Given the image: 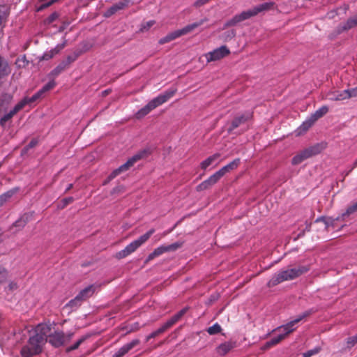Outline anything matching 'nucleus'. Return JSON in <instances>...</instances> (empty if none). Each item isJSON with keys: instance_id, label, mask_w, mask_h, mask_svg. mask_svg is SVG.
<instances>
[{"instance_id": "obj_38", "label": "nucleus", "mask_w": 357, "mask_h": 357, "mask_svg": "<svg viewBox=\"0 0 357 357\" xmlns=\"http://www.w3.org/2000/svg\"><path fill=\"white\" fill-rule=\"evenodd\" d=\"M15 64L19 68H25L29 64V61L26 59L25 55H24L16 59Z\"/></svg>"}, {"instance_id": "obj_5", "label": "nucleus", "mask_w": 357, "mask_h": 357, "mask_svg": "<svg viewBox=\"0 0 357 357\" xmlns=\"http://www.w3.org/2000/svg\"><path fill=\"white\" fill-rule=\"evenodd\" d=\"M150 151L147 149H142L138 151L136 154L130 158L124 164L113 170L112 172L109 175L108 180L111 181L116 177L120 174L128 171L131 167H132L137 161L141 159L145 158L149 155Z\"/></svg>"}, {"instance_id": "obj_63", "label": "nucleus", "mask_w": 357, "mask_h": 357, "mask_svg": "<svg viewBox=\"0 0 357 357\" xmlns=\"http://www.w3.org/2000/svg\"><path fill=\"white\" fill-rule=\"evenodd\" d=\"M74 199L72 197H66L63 199V206H66L73 202Z\"/></svg>"}, {"instance_id": "obj_9", "label": "nucleus", "mask_w": 357, "mask_h": 357, "mask_svg": "<svg viewBox=\"0 0 357 357\" xmlns=\"http://www.w3.org/2000/svg\"><path fill=\"white\" fill-rule=\"evenodd\" d=\"M181 246L182 243L180 242H176L167 245H162L155 248L151 253L148 255L145 260V263H148L149 261L153 260L154 258L158 257L165 252H174Z\"/></svg>"}, {"instance_id": "obj_47", "label": "nucleus", "mask_w": 357, "mask_h": 357, "mask_svg": "<svg viewBox=\"0 0 357 357\" xmlns=\"http://www.w3.org/2000/svg\"><path fill=\"white\" fill-rule=\"evenodd\" d=\"M346 342L347 344V347L351 349L353 347L355 344H357V333L353 336L349 337L346 340Z\"/></svg>"}, {"instance_id": "obj_18", "label": "nucleus", "mask_w": 357, "mask_h": 357, "mask_svg": "<svg viewBox=\"0 0 357 357\" xmlns=\"http://www.w3.org/2000/svg\"><path fill=\"white\" fill-rule=\"evenodd\" d=\"M13 98V96L9 93H3L0 96V115L7 111Z\"/></svg>"}, {"instance_id": "obj_23", "label": "nucleus", "mask_w": 357, "mask_h": 357, "mask_svg": "<svg viewBox=\"0 0 357 357\" xmlns=\"http://www.w3.org/2000/svg\"><path fill=\"white\" fill-rule=\"evenodd\" d=\"M95 291V287L93 285H89L88 287H86V288H84V289H82V291H79V293L77 295L79 298H80L81 300L84 301L86 300V298L91 297L93 293Z\"/></svg>"}, {"instance_id": "obj_35", "label": "nucleus", "mask_w": 357, "mask_h": 357, "mask_svg": "<svg viewBox=\"0 0 357 357\" xmlns=\"http://www.w3.org/2000/svg\"><path fill=\"white\" fill-rule=\"evenodd\" d=\"M213 185V184L211 183V181H210L209 178H208L206 180L204 181L200 184H199L197 186L196 189H197V191L200 192V191L207 190Z\"/></svg>"}, {"instance_id": "obj_11", "label": "nucleus", "mask_w": 357, "mask_h": 357, "mask_svg": "<svg viewBox=\"0 0 357 357\" xmlns=\"http://www.w3.org/2000/svg\"><path fill=\"white\" fill-rule=\"evenodd\" d=\"M310 314V312L306 311L303 312L302 314L299 315L296 319L292 320L287 323L285 325L280 326L278 327L274 331L279 332V335H282V339H284L287 335L293 332L295 330L294 326L301 321L303 318L306 317Z\"/></svg>"}, {"instance_id": "obj_51", "label": "nucleus", "mask_w": 357, "mask_h": 357, "mask_svg": "<svg viewBox=\"0 0 357 357\" xmlns=\"http://www.w3.org/2000/svg\"><path fill=\"white\" fill-rule=\"evenodd\" d=\"M37 139H32L30 142L24 148L23 152H26L29 149L33 148L38 144Z\"/></svg>"}, {"instance_id": "obj_49", "label": "nucleus", "mask_w": 357, "mask_h": 357, "mask_svg": "<svg viewBox=\"0 0 357 357\" xmlns=\"http://www.w3.org/2000/svg\"><path fill=\"white\" fill-rule=\"evenodd\" d=\"M66 46V42H63L61 44L57 45L54 48L50 50V54H52V56L57 54L61 50L64 48Z\"/></svg>"}, {"instance_id": "obj_1", "label": "nucleus", "mask_w": 357, "mask_h": 357, "mask_svg": "<svg viewBox=\"0 0 357 357\" xmlns=\"http://www.w3.org/2000/svg\"><path fill=\"white\" fill-rule=\"evenodd\" d=\"M51 326L39 324L35 328L34 334L29 337L28 344L22 347L20 354L22 357H33L40 354L43 346L47 342V335L50 333Z\"/></svg>"}, {"instance_id": "obj_7", "label": "nucleus", "mask_w": 357, "mask_h": 357, "mask_svg": "<svg viewBox=\"0 0 357 357\" xmlns=\"http://www.w3.org/2000/svg\"><path fill=\"white\" fill-rule=\"evenodd\" d=\"M188 308L185 307L178 311L176 314L172 316L169 319H168L165 324H163L158 330L150 333L146 338V341L148 342L149 340L152 338H155L158 335L163 333L167 329L171 328L174 324H175L186 313Z\"/></svg>"}, {"instance_id": "obj_31", "label": "nucleus", "mask_w": 357, "mask_h": 357, "mask_svg": "<svg viewBox=\"0 0 357 357\" xmlns=\"http://www.w3.org/2000/svg\"><path fill=\"white\" fill-rule=\"evenodd\" d=\"M88 335H84L78 339L73 345L66 348V353L68 354L73 350L77 349L88 338Z\"/></svg>"}, {"instance_id": "obj_56", "label": "nucleus", "mask_w": 357, "mask_h": 357, "mask_svg": "<svg viewBox=\"0 0 357 357\" xmlns=\"http://www.w3.org/2000/svg\"><path fill=\"white\" fill-rule=\"evenodd\" d=\"M154 24H155V21H153V20H151V21L146 22L145 24H142L141 31H143L149 29Z\"/></svg>"}, {"instance_id": "obj_12", "label": "nucleus", "mask_w": 357, "mask_h": 357, "mask_svg": "<svg viewBox=\"0 0 357 357\" xmlns=\"http://www.w3.org/2000/svg\"><path fill=\"white\" fill-rule=\"evenodd\" d=\"M230 54V50L226 45L213 50L205 54L207 62L215 61L227 56Z\"/></svg>"}, {"instance_id": "obj_30", "label": "nucleus", "mask_w": 357, "mask_h": 357, "mask_svg": "<svg viewBox=\"0 0 357 357\" xmlns=\"http://www.w3.org/2000/svg\"><path fill=\"white\" fill-rule=\"evenodd\" d=\"M341 218L340 217H337L335 220V219H333L331 218H326L324 216H320V217H318L316 220H315V222H322L325 224L326 225V228H328L329 227L332 226L333 227L334 225V222L335 220H340Z\"/></svg>"}, {"instance_id": "obj_60", "label": "nucleus", "mask_w": 357, "mask_h": 357, "mask_svg": "<svg viewBox=\"0 0 357 357\" xmlns=\"http://www.w3.org/2000/svg\"><path fill=\"white\" fill-rule=\"evenodd\" d=\"M348 90L351 98H357V86Z\"/></svg>"}, {"instance_id": "obj_45", "label": "nucleus", "mask_w": 357, "mask_h": 357, "mask_svg": "<svg viewBox=\"0 0 357 357\" xmlns=\"http://www.w3.org/2000/svg\"><path fill=\"white\" fill-rule=\"evenodd\" d=\"M223 176L220 170L217 171L215 173L212 174L208 178L210 181L214 185Z\"/></svg>"}, {"instance_id": "obj_46", "label": "nucleus", "mask_w": 357, "mask_h": 357, "mask_svg": "<svg viewBox=\"0 0 357 357\" xmlns=\"http://www.w3.org/2000/svg\"><path fill=\"white\" fill-rule=\"evenodd\" d=\"M39 98H40L39 96L36 93L31 98L26 97V98H23L19 102H24V107L26 105L33 102L34 101L37 100Z\"/></svg>"}, {"instance_id": "obj_19", "label": "nucleus", "mask_w": 357, "mask_h": 357, "mask_svg": "<svg viewBox=\"0 0 357 357\" xmlns=\"http://www.w3.org/2000/svg\"><path fill=\"white\" fill-rule=\"evenodd\" d=\"M9 15V7L6 4L0 3V28H3L6 26Z\"/></svg>"}, {"instance_id": "obj_62", "label": "nucleus", "mask_w": 357, "mask_h": 357, "mask_svg": "<svg viewBox=\"0 0 357 357\" xmlns=\"http://www.w3.org/2000/svg\"><path fill=\"white\" fill-rule=\"evenodd\" d=\"M53 57L52 54H50V52H46L43 54L42 56L43 60H49Z\"/></svg>"}, {"instance_id": "obj_32", "label": "nucleus", "mask_w": 357, "mask_h": 357, "mask_svg": "<svg viewBox=\"0 0 357 357\" xmlns=\"http://www.w3.org/2000/svg\"><path fill=\"white\" fill-rule=\"evenodd\" d=\"M154 232L155 229H151L146 233L139 236L137 239L135 240V241L137 243L138 246L139 247L143 243H144Z\"/></svg>"}, {"instance_id": "obj_48", "label": "nucleus", "mask_w": 357, "mask_h": 357, "mask_svg": "<svg viewBox=\"0 0 357 357\" xmlns=\"http://www.w3.org/2000/svg\"><path fill=\"white\" fill-rule=\"evenodd\" d=\"M8 277V272L3 267L0 266V283L4 282Z\"/></svg>"}, {"instance_id": "obj_29", "label": "nucleus", "mask_w": 357, "mask_h": 357, "mask_svg": "<svg viewBox=\"0 0 357 357\" xmlns=\"http://www.w3.org/2000/svg\"><path fill=\"white\" fill-rule=\"evenodd\" d=\"M351 98V95L348 89L343 90L342 91H337V96L335 98H331V101H340Z\"/></svg>"}, {"instance_id": "obj_36", "label": "nucleus", "mask_w": 357, "mask_h": 357, "mask_svg": "<svg viewBox=\"0 0 357 357\" xmlns=\"http://www.w3.org/2000/svg\"><path fill=\"white\" fill-rule=\"evenodd\" d=\"M27 222V218L24 215L20 218L17 220H16L13 225V227H16L17 229H21L23 228Z\"/></svg>"}, {"instance_id": "obj_26", "label": "nucleus", "mask_w": 357, "mask_h": 357, "mask_svg": "<svg viewBox=\"0 0 357 357\" xmlns=\"http://www.w3.org/2000/svg\"><path fill=\"white\" fill-rule=\"evenodd\" d=\"M357 26V18L351 17L349 18L344 23L340 26V29L342 31L349 30Z\"/></svg>"}, {"instance_id": "obj_2", "label": "nucleus", "mask_w": 357, "mask_h": 357, "mask_svg": "<svg viewBox=\"0 0 357 357\" xmlns=\"http://www.w3.org/2000/svg\"><path fill=\"white\" fill-rule=\"evenodd\" d=\"M309 271L308 266H299L290 269L281 270L272 276L267 282V286L273 287L284 281L294 280Z\"/></svg>"}, {"instance_id": "obj_40", "label": "nucleus", "mask_w": 357, "mask_h": 357, "mask_svg": "<svg viewBox=\"0 0 357 357\" xmlns=\"http://www.w3.org/2000/svg\"><path fill=\"white\" fill-rule=\"evenodd\" d=\"M282 340H283L282 335L278 334L277 336L272 337L269 341H268L266 343L265 347L268 348L275 345L278 344Z\"/></svg>"}, {"instance_id": "obj_21", "label": "nucleus", "mask_w": 357, "mask_h": 357, "mask_svg": "<svg viewBox=\"0 0 357 357\" xmlns=\"http://www.w3.org/2000/svg\"><path fill=\"white\" fill-rule=\"evenodd\" d=\"M10 72L11 68L7 59L0 55V79L8 76Z\"/></svg>"}, {"instance_id": "obj_55", "label": "nucleus", "mask_w": 357, "mask_h": 357, "mask_svg": "<svg viewBox=\"0 0 357 357\" xmlns=\"http://www.w3.org/2000/svg\"><path fill=\"white\" fill-rule=\"evenodd\" d=\"M58 17L59 14L57 13H53L46 19V22L48 24H51L53 22H54Z\"/></svg>"}, {"instance_id": "obj_52", "label": "nucleus", "mask_w": 357, "mask_h": 357, "mask_svg": "<svg viewBox=\"0 0 357 357\" xmlns=\"http://www.w3.org/2000/svg\"><path fill=\"white\" fill-rule=\"evenodd\" d=\"M236 36V31L234 30H230L223 33L222 36L225 40H230L234 38Z\"/></svg>"}, {"instance_id": "obj_39", "label": "nucleus", "mask_w": 357, "mask_h": 357, "mask_svg": "<svg viewBox=\"0 0 357 357\" xmlns=\"http://www.w3.org/2000/svg\"><path fill=\"white\" fill-rule=\"evenodd\" d=\"M222 330L220 325L218 323H215L212 326H210L207 329V332L210 335H215L219 333Z\"/></svg>"}, {"instance_id": "obj_53", "label": "nucleus", "mask_w": 357, "mask_h": 357, "mask_svg": "<svg viewBox=\"0 0 357 357\" xmlns=\"http://www.w3.org/2000/svg\"><path fill=\"white\" fill-rule=\"evenodd\" d=\"M130 254L128 253V250L125 248L123 250L118 252L116 253V258L121 259L123 258H125L126 257L128 256Z\"/></svg>"}, {"instance_id": "obj_22", "label": "nucleus", "mask_w": 357, "mask_h": 357, "mask_svg": "<svg viewBox=\"0 0 357 357\" xmlns=\"http://www.w3.org/2000/svg\"><path fill=\"white\" fill-rule=\"evenodd\" d=\"M207 18H204L200 20L198 22H194L190 24H188L187 26H184L183 29H179L181 31V33L182 36L188 34L196 28L199 27V26L202 25L204 22H207Z\"/></svg>"}, {"instance_id": "obj_16", "label": "nucleus", "mask_w": 357, "mask_h": 357, "mask_svg": "<svg viewBox=\"0 0 357 357\" xmlns=\"http://www.w3.org/2000/svg\"><path fill=\"white\" fill-rule=\"evenodd\" d=\"M139 344V340L138 339L132 340L131 342L122 346L113 354L112 357H123Z\"/></svg>"}, {"instance_id": "obj_58", "label": "nucleus", "mask_w": 357, "mask_h": 357, "mask_svg": "<svg viewBox=\"0 0 357 357\" xmlns=\"http://www.w3.org/2000/svg\"><path fill=\"white\" fill-rule=\"evenodd\" d=\"M169 34L173 40L182 36L179 29L169 33Z\"/></svg>"}, {"instance_id": "obj_44", "label": "nucleus", "mask_w": 357, "mask_h": 357, "mask_svg": "<svg viewBox=\"0 0 357 357\" xmlns=\"http://www.w3.org/2000/svg\"><path fill=\"white\" fill-rule=\"evenodd\" d=\"M223 176L220 170L217 171L215 173L212 174L208 178L210 181L214 185Z\"/></svg>"}, {"instance_id": "obj_25", "label": "nucleus", "mask_w": 357, "mask_h": 357, "mask_svg": "<svg viewBox=\"0 0 357 357\" xmlns=\"http://www.w3.org/2000/svg\"><path fill=\"white\" fill-rule=\"evenodd\" d=\"M314 121L310 116L303 123L298 127V134L301 135L305 132L314 123Z\"/></svg>"}, {"instance_id": "obj_13", "label": "nucleus", "mask_w": 357, "mask_h": 357, "mask_svg": "<svg viewBox=\"0 0 357 357\" xmlns=\"http://www.w3.org/2000/svg\"><path fill=\"white\" fill-rule=\"evenodd\" d=\"M47 341L54 347H60L65 344V333L63 331L50 332L47 335Z\"/></svg>"}, {"instance_id": "obj_33", "label": "nucleus", "mask_w": 357, "mask_h": 357, "mask_svg": "<svg viewBox=\"0 0 357 357\" xmlns=\"http://www.w3.org/2000/svg\"><path fill=\"white\" fill-rule=\"evenodd\" d=\"M68 66L61 61L55 68H54L51 73H50V76L56 77L60 73H61L63 70H65Z\"/></svg>"}, {"instance_id": "obj_54", "label": "nucleus", "mask_w": 357, "mask_h": 357, "mask_svg": "<svg viewBox=\"0 0 357 357\" xmlns=\"http://www.w3.org/2000/svg\"><path fill=\"white\" fill-rule=\"evenodd\" d=\"M77 54L68 55L66 59L63 61V62L68 67L71 63L74 62L77 59Z\"/></svg>"}, {"instance_id": "obj_3", "label": "nucleus", "mask_w": 357, "mask_h": 357, "mask_svg": "<svg viewBox=\"0 0 357 357\" xmlns=\"http://www.w3.org/2000/svg\"><path fill=\"white\" fill-rule=\"evenodd\" d=\"M275 3L273 1L265 2L255 6L253 8L243 11L240 14L234 15L225 24V27L235 26L236 24L254 17L259 13L269 10L273 8Z\"/></svg>"}, {"instance_id": "obj_14", "label": "nucleus", "mask_w": 357, "mask_h": 357, "mask_svg": "<svg viewBox=\"0 0 357 357\" xmlns=\"http://www.w3.org/2000/svg\"><path fill=\"white\" fill-rule=\"evenodd\" d=\"M24 107V102H18L11 110L8 112L2 113L0 115V126L4 127L6 123L10 121L13 116L20 111Z\"/></svg>"}, {"instance_id": "obj_27", "label": "nucleus", "mask_w": 357, "mask_h": 357, "mask_svg": "<svg viewBox=\"0 0 357 357\" xmlns=\"http://www.w3.org/2000/svg\"><path fill=\"white\" fill-rule=\"evenodd\" d=\"M220 156V153H215L209 156L208 158H207L206 160L201 162L200 167L202 169L206 170L207 167L211 165Z\"/></svg>"}, {"instance_id": "obj_61", "label": "nucleus", "mask_w": 357, "mask_h": 357, "mask_svg": "<svg viewBox=\"0 0 357 357\" xmlns=\"http://www.w3.org/2000/svg\"><path fill=\"white\" fill-rule=\"evenodd\" d=\"M8 288L10 291H13L17 289V284L15 282H10L8 286Z\"/></svg>"}, {"instance_id": "obj_41", "label": "nucleus", "mask_w": 357, "mask_h": 357, "mask_svg": "<svg viewBox=\"0 0 357 357\" xmlns=\"http://www.w3.org/2000/svg\"><path fill=\"white\" fill-rule=\"evenodd\" d=\"M56 86V82L54 79L50 80L47 84H45L41 89V91L45 94L50 90L52 89Z\"/></svg>"}, {"instance_id": "obj_20", "label": "nucleus", "mask_w": 357, "mask_h": 357, "mask_svg": "<svg viewBox=\"0 0 357 357\" xmlns=\"http://www.w3.org/2000/svg\"><path fill=\"white\" fill-rule=\"evenodd\" d=\"M236 347V342L228 341L222 343L217 347V352L222 356L227 354Z\"/></svg>"}, {"instance_id": "obj_34", "label": "nucleus", "mask_w": 357, "mask_h": 357, "mask_svg": "<svg viewBox=\"0 0 357 357\" xmlns=\"http://www.w3.org/2000/svg\"><path fill=\"white\" fill-rule=\"evenodd\" d=\"M82 300L79 298L77 296H76L73 299H71L67 304L66 307L71 308L72 310H75L78 307H79L82 303Z\"/></svg>"}, {"instance_id": "obj_43", "label": "nucleus", "mask_w": 357, "mask_h": 357, "mask_svg": "<svg viewBox=\"0 0 357 357\" xmlns=\"http://www.w3.org/2000/svg\"><path fill=\"white\" fill-rule=\"evenodd\" d=\"M223 176L220 170L217 171L215 173L212 174L208 178L210 181L214 185Z\"/></svg>"}, {"instance_id": "obj_28", "label": "nucleus", "mask_w": 357, "mask_h": 357, "mask_svg": "<svg viewBox=\"0 0 357 357\" xmlns=\"http://www.w3.org/2000/svg\"><path fill=\"white\" fill-rule=\"evenodd\" d=\"M328 112V107L326 105L321 107L310 115L311 118L316 122Z\"/></svg>"}, {"instance_id": "obj_57", "label": "nucleus", "mask_w": 357, "mask_h": 357, "mask_svg": "<svg viewBox=\"0 0 357 357\" xmlns=\"http://www.w3.org/2000/svg\"><path fill=\"white\" fill-rule=\"evenodd\" d=\"M172 40H173L172 39L170 35L168 33L167 36H165V37L160 39L159 43L165 44V43H169Z\"/></svg>"}, {"instance_id": "obj_17", "label": "nucleus", "mask_w": 357, "mask_h": 357, "mask_svg": "<svg viewBox=\"0 0 357 357\" xmlns=\"http://www.w3.org/2000/svg\"><path fill=\"white\" fill-rule=\"evenodd\" d=\"M129 4L128 0H121L114 4H113L106 12V16L109 17L119 10H123L126 8Z\"/></svg>"}, {"instance_id": "obj_15", "label": "nucleus", "mask_w": 357, "mask_h": 357, "mask_svg": "<svg viewBox=\"0 0 357 357\" xmlns=\"http://www.w3.org/2000/svg\"><path fill=\"white\" fill-rule=\"evenodd\" d=\"M252 118V114L250 112H247L243 114L240 116L235 117L231 123L230 126L227 128V132L231 133L234 129L240 126L241 124L245 123L249 119Z\"/></svg>"}, {"instance_id": "obj_59", "label": "nucleus", "mask_w": 357, "mask_h": 357, "mask_svg": "<svg viewBox=\"0 0 357 357\" xmlns=\"http://www.w3.org/2000/svg\"><path fill=\"white\" fill-rule=\"evenodd\" d=\"M73 336H74L73 332H68L67 333H65V344L66 343L69 342Z\"/></svg>"}, {"instance_id": "obj_6", "label": "nucleus", "mask_w": 357, "mask_h": 357, "mask_svg": "<svg viewBox=\"0 0 357 357\" xmlns=\"http://www.w3.org/2000/svg\"><path fill=\"white\" fill-rule=\"evenodd\" d=\"M150 151L147 149H142L138 151L136 154L130 158L124 164L113 170L112 172L109 175L108 180L111 181L116 177L120 174L128 171L131 167H132L137 161L141 159L145 158L149 155Z\"/></svg>"}, {"instance_id": "obj_37", "label": "nucleus", "mask_w": 357, "mask_h": 357, "mask_svg": "<svg viewBox=\"0 0 357 357\" xmlns=\"http://www.w3.org/2000/svg\"><path fill=\"white\" fill-rule=\"evenodd\" d=\"M357 211V202L349 206L346 211L342 214L341 219H344L345 216H348Z\"/></svg>"}, {"instance_id": "obj_10", "label": "nucleus", "mask_w": 357, "mask_h": 357, "mask_svg": "<svg viewBox=\"0 0 357 357\" xmlns=\"http://www.w3.org/2000/svg\"><path fill=\"white\" fill-rule=\"evenodd\" d=\"M310 314V312L306 311L303 312L302 314L299 315L296 319L292 320L287 323L285 325L280 326L278 327L274 331L279 332V335H282V339H284L287 335L293 332L295 330L294 326L301 321L303 318L306 317Z\"/></svg>"}, {"instance_id": "obj_24", "label": "nucleus", "mask_w": 357, "mask_h": 357, "mask_svg": "<svg viewBox=\"0 0 357 357\" xmlns=\"http://www.w3.org/2000/svg\"><path fill=\"white\" fill-rule=\"evenodd\" d=\"M240 164V159L236 158L225 166L222 167L220 169V172L224 176L227 172H229L238 167Z\"/></svg>"}, {"instance_id": "obj_4", "label": "nucleus", "mask_w": 357, "mask_h": 357, "mask_svg": "<svg viewBox=\"0 0 357 357\" xmlns=\"http://www.w3.org/2000/svg\"><path fill=\"white\" fill-rule=\"evenodd\" d=\"M176 91L177 89L176 88H170L163 93L159 94L157 97L153 98L144 107H143L136 113V118L141 119L145 116L153 109L166 102L168 100L174 96Z\"/></svg>"}, {"instance_id": "obj_8", "label": "nucleus", "mask_w": 357, "mask_h": 357, "mask_svg": "<svg viewBox=\"0 0 357 357\" xmlns=\"http://www.w3.org/2000/svg\"><path fill=\"white\" fill-rule=\"evenodd\" d=\"M324 149V146L321 144H317L310 146L303 151H301L298 154L293 157L291 163L294 165L301 163L305 160L319 154Z\"/></svg>"}, {"instance_id": "obj_64", "label": "nucleus", "mask_w": 357, "mask_h": 357, "mask_svg": "<svg viewBox=\"0 0 357 357\" xmlns=\"http://www.w3.org/2000/svg\"><path fill=\"white\" fill-rule=\"evenodd\" d=\"M337 96V91H329L327 93V97L329 100H331V98H335Z\"/></svg>"}, {"instance_id": "obj_42", "label": "nucleus", "mask_w": 357, "mask_h": 357, "mask_svg": "<svg viewBox=\"0 0 357 357\" xmlns=\"http://www.w3.org/2000/svg\"><path fill=\"white\" fill-rule=\"evenodd\" d=\"M56 0H40V5L38 8V10L40 11L54 3Z\"/></svg>"}, {"instance_id": "obj_50", "label": "nucleus", "mask_w": 357, "mask_h": 357, "mask_svg": "<svg viewBox=\"0 0 357 357\" xmlns=\"http://www.w3.org/2000/svg\"><path fill=\"white\" fill-rule=\"evenodd\" d=\"M139 248L137 243L133 241L130 244H128L126 248L128 250V253L130 255L133 252H135Z\"/></svg>"}]
</instances>
